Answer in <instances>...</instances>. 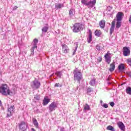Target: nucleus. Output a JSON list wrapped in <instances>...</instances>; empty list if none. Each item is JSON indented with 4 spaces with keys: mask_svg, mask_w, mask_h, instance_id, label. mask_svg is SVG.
Returning <instances> with one entry per match:
<instances>
[{
    "mask_svg": "<svg viewBox=\"0 0 131 131\" xmlns=\"http://www.w3.org/2000/svg\"><path fill=\"white\" fill-rule=\"evenodd\" d=\"M0 93L3 96H8V95L11 94L10 88H9L7 84H3L0 86Z\"/></svg>",
    "mask_w": 131,
    "mask_h": 131,
    "instance_id": "1",
    "label": "nucleus"
},
{
    "mask_svg": "<svg viewBox=\"0 0 131 131\" xmlns=\"http://www.w3.org/2000/svg\"><path fill=\"white\" fill-rule=\"evenodd\" d=\"M74 79L76 80L78 82H80V80L83 78L82 77V74L81 73V71L77 69H76L74 71Z\"/></svg>",
    "mask_w": 131,
    "mask_h": 131,
    "instance_id": "2",
    "label": "nucleus"
},
{
    "mask_svg": "<svg viewBox=\"0 0 131 131\" xmlns=\"http://www.w3.org/2000/svg\"><path fill=\"white\" fill-rule=\"evenodd\" d=\"M83 25L80 23H76L73 25V32L77 33L83 30Z\"/></svg>",
    "mask_w": 131,
    "mask_h": 131,
    "instance_id": "3",
    "label": "nucleus"
},
{
    "mask_svg": "<svg viewBox=\"0 0 131 131\" xmlns=\"http://www.w3.org/2000/svg\"><path fill=\"white\" fill-rule=\"evenodd\" d=\"M81 3L87 7L90 8H93L94 6H95L97 0H93L92 1H88V0H81Z\"/></svg>",
    "mask_w": 131,
    "mask_h": 131,
    "instance_id": "4",
    "label": "nucleus"
},
{
    "mask_svg": "<svg viewBox=\"0 0 131 131\" xmlns=\"http://www.w3.org/2000/svg\"><path fill=\"white\" fill-rule=\"evenodd\" d=\"M40 82L36 79L31 82V86L33 90H38L40 88Z\"/></svg>",
    "mask_w": 131,
    "mask_h": 131,
    "instance_id": "5",
    "label": "nucleus"
},
{
    "mask_svg": "<svg viewBox=\"0 0 131 131\" xmlns=\"http://www.w3.org/2000/svg\"><path fill=\"white\" fill-rule=\"evenodd\" d=\"M19 129L21 131H26L28 128V124L24 121H22L18 124Z\"/></svg>",
    "mask_w": 131,
    "mask_h": 131,
    "instance_id": "6",
    "label": "nucleus"
},
{
    "mask_svg": "<svg viewBox=\"0 0 131 131\" xmlns=\"http://www.w3.org/2000/svg\"><path fill=\"white\" fill-rule=\"evenodd\" d=\"M58 107V104L56 102L53 101L51 104L49 106V112H53L55 111L56 108Z\"/></svg>",
    "mask_w": 131,
    "mask_h": 131,
    "instance_id": "7",
    "label": "nucleus"
},
{
    "mask_svg": "<svg viewBox=\"0 0 131 131\" xmlns=\"http://www.w3.org/2000/svg\"><path fill=\"white\" fill-rule=\"evenodd\" d=\"M14 110H15V106L14 105H9L8 107V117H10L13 113H14Z\"/></svg>",
    "mask_w": 131,
    "mask_h": 131,
    "instance_id": "8",
    "label": "nucleus"
},
{
    "mask_svg": "<svg viewBox=\"0 0 131 131\" xmlns=\"http://www.w3.org/2000/svg\"><path fill=\"white\" fill-rule=\"evenodd\" d=\"M123 56H125V57L129 56V55L130 54V50H129V47H123Z\"/></svg>",
    "mask_w": 131,
    "mask_h": 131,
    "instance_id": "9",
    "label": "nucleus"
},
{
    "mask_svg": "<svg viewBox=\"0 0 131 131\" xmlns=\"http://www.w3.org/2000/svg\"><path fill=\"white\" fill-rule=\"evenodd\" d=\"M111 53H110V51H108L107 53L104 55V59L107 64H110V62H111Z\"/></svg>",
    "mask_w": 131,
    "mask_h": 131,
    "instance_id": "10",
    "label": "nucleus"
},
{
    "mask_svg": "<svg viewBox=\"0 0 131 131\" xmlns=\"http://www.w3.org/2000/svg\"><path fill=\"white\" fill-rule=\"evenodd\" d=\"M61 47L62 52L64 53V54H68V53H69V48H68V46L66 45V44H62Z\"/></svg>",
    "mask_w": 131,
    "mask_h": 131,
    "instance_id": "11",
    "label": "nucleus"
},
{
    "mask_svg": "<svg viewBox=\"0 0 131 131\" xmlns=\"http://www.w3.org/2000/svg\"><path fill=\"white\" fill-rule=\"evenodd\" d=\"M89 35L88 38V42L90 43L92 40H93V32H92V30H89Z\"/></svg>",
    "mask_w": 131,
    "mask_h": 131,
    "instance_id": "12",
    "label": "nucleus"
},
{
    "mask_svg": "<svg viewBox=\"0 0 131 131\" xmlns=\"http://www.w3.org/2000/svg\"><path fill=\"white\" fill-rule=\"evenodd\" d=\"M118 126L121 130L124 131L125 130V126H124V124L122 123V122H119L118 123Z\"/></svg>",
    "mask_w": 131,
    "mask_h": 131,
    "instance_id": "13",
    "label": "nucleus"
},
{
    "mask_svg": "<svg viewBox=\"0 0 131 131\" xmlns=\"http://www.w3.org/2000/svg\"><path fill=\"white\" fill-rule=\"evenodd\" d=\"M109 71L110 72H113L114 70H115V62H113L110 65Z\"/></svg>",
    "mask_w": 131,
    "mask_h": 131,
    "instance_id": "14",
    "label": "nucleus"
},
{
    "mask_svg": "<svg viewBox=\"0 0 131 131\" xmlns=\"http://www.w3.org/2000/svg\"><path fill=\"white\" fill-rule=\"evenodd\" d=\"M117 21H121L122 20V13L118 12L116 15Z\"/></svg>",
    "mask_w": 131,
    "mask_h": 131,
    "instance_id": "15",
    "label": "nucleus"
},
{
    "mask_svg": "<svg viewBox=\"0 0 131 131\" xmlns=\"http://www.w3.org/2000/svg\"><path fill=\"white\" fill-rule=\"evenodd\" d=\"M50 101L51 100L48 97H45L43 100V105H44V106L48 105L49 103H50Z\"/></svg>",
    "mask_w": 131,
    "mask_h": 131,
    "instance_id": "16",
    "label": "nucleus"
},
{
    "mask_svg": "<svg viewBox=\"0 0 131 131\" xmlns=\"http://www.w3.org/2000/svg\"><path fill=\"white\" fill-rule=\"evenodd\" d=\"M114 27H115V21H113L112 23V26L110 28L111 35L113 33V32L114 31Z\"/></svg>",
    "mask_w": 131,
    "mask_h": 131,
    "instance_id": "17",
    "label": "nucleus"
},
{
    "mask_svg": "<svg viewBox=\"0 0 131 131\" xmlns=\"http://www.w3.org/2000/svg\"><path fill=\"white\" fill-rule=\"evenodd\" d=\"M32 121L35 127H36L37 128H38V122H37V120H36L35 118H33Z\"/></svg>",
    "mask_w": 131,
    "mask_h": 131,
    "instance_id": "18",
    "label": "nucleus"
},
{
    "mask_svg": "<svg viewBox=\"0 0 131 131\" xmlns=\"http://www.w3.org/2000/svg\"><path fill=\"white\" fill-rule=\"evenodd\" d=\"M125 67H124V64L121 63L120 65H119L118 67V70H119V71H123V70H124L125 69Z\"/></svg>",
    "mask_w": 131,
    "mask_h": 131,
    "instance_id": "19",
    "label": "nucleus"
},
{
    "mask_svg": "<svg viewBox=\"0 0 131 131\" xmlns=\"http://www.w3.org/2000/svg\"><path fill=\"white\" fill-rule=\"evenodd\" d=\"M105 20H101L99 23L100 28H102V29L105 28Z\"/></svg>",
    "mask_w": 131,
    "mask_h": 131,
    "instance_id": "20",
    "label": "nucleus"
},
{
    "mask_svg": "<svg viewBox=\"0 0 131 131\" xmlns=\"http://www.w3.org/2000/svg\"><path fill=\"white\" fill-rule=\"evenodd\" d=\"M102 35V32L99 30H96L95 32V35L99 37Z\"/></svg>",
    "mask_w": 131,
    "mask_h": 131,
    "instance_id": "21",
    "label": "nucleus"
},
{
    "mask_svg": "<svg viewBox=\"0 0 131 131\" xmlns=\"http://www.w3.org/2000/svg\"><path fill=\"white\" fill-rule=\"evenodd\" d=\"M83 111H89V110H91V107L88 104H85L83 105Z\"/></svg>",
    "mask_w": 131,
    "mask_h": 131,
    "instance_id": "22",
    "label": "nucleus"
},
{
    "mask_svg": "<svg viewBox=\"0 0 131 131\" xmlns=\"http://www.w3.org/2000/svg\"><path fill=\"white\" fill-rule=\"evenodd\" d=\"M90 84L92 86L96 85V79L93 78L91 79V81H90Z\"/></svg>",
    "mask_w": 131,
    "mask_h": 131,
    "instance_id": "23",
    "label": "nucleus"
},
{
    "mask_svg": "<svg viewBox=\"0 0 131 131\" xmlns=\"http://www.w3.org/2000/svg\"><path fill=\"white\" fill-rule=\"evenodd\" d=\"M38 42V39L35 38L33 40V46L35 48H37V43Z\"/></svg>",
    "mask_w": 131,
    "mask_h": 131,
    "instance_id": "24",
    "label": "nucleus"
},
{
    "mask_svg": "<svg viewBox=\"0 0 131 131\" xmlns=\"http://www.w3.org/2000/svg\"><path fill=\"white\" fill-rule=\"evenodd\" d=\"M39 99H40V96L38 95H36L34 97V102H37V101H39Z\"/></svg>",
    "mask_w": 131,
    "mask_h": 131,
    "instance_id": "25",
    "label": "nucleus"
},
{
    "mask_svg": "<svg viewBox=\"0 0 131 131\" xmlns=\"http://www.w3.org/2000/svg\"><path fill=\"white\" fill-rule=\"evenodd\" d=\"M64 4H58L55 5L56 9H61V8H63Z\"/></svg>",
    "mask_w": 131,
    "mask_h": 131,
    "instance_id": "26",
    "label": "nucleus"
},
{
    "mask_svg": "<svg viewBox=\"0 0 131 131\" xmlns=\"http://www.w3.org/2000/svg\"><path fill=\"white\" fill-rule=\"evenodd\" d=\"M35 49H37V47H35L33 46L31 49V56H33L34 55V50H35Z\"/></svg>",
    "mask_w": 131,
    "mask_h": 131,
    "instance_id": "27",
    "label": "nucleus"
},
{
    "mask_svg": "<svg viewBox=\"0 0 131 131\" xmlns=\"http://www.w3.org/2000/svg\"><path fill=\"white\" fill-rule=\"evenodd\" d=\"M106 129H107V130L115 131V128H114V127L111 125L108 126L106 127Z\"/></svg>",
    "mask_w": 131,
    "mask_h": 131,
    "instance_id": "28",
    "label": "nucleus"
},
{
    "mask_svg": "<svg viewBox=\"0 0 131 131\" xmlns=\"http://www.w3.org/2000/svg\"><path fill=\"white\" fill-rule=\"evenodd\" d=\"M74 15V9H71L69 11V15L70 17H72Z\"/></svg>",
    "mask_w": 131,
    "mask_h": 131,
    "instance_id": "29",
    "label": "nucleus"
},
{
    "mask_svg": "<svg viewBox=\"0 0 131 131\" xmlns=\"http://www.w3.org/2000/svg\"><path fill=\"white\" fill-rule=\"evenodd\" d=\"M121 27V21H117L116 28L119 29Z\"/></svg>",
    "mask_w": 131,
    "mask_h": 131,
    "instance_id": "30",
    "label": "nucleus"
},
{
    "mask_svg": "<svg viewBox=\"0 0 131 131\" xmlns=\"http://www.w3.org/2000/svg\"><path fill=\"white\" fill-rule=\"evenodd\" d=\"M126 93L128 95H131V88L130 87H127L126 89Z\"/></svg>",
    "mask_w": 131,
    "mask_h": 131,
    "instance_id": "31",
    "label": "nucleus"
},
{
    "mask_svg": "<svg viewBox=\"0 0 131 131\" xmlns=\"http://www.w3.org/2000/svg\"><path fill=\"white\" fill-rule=\"evenodd\" d=\"M48 30H49V27H43L42 28V32H48Z\"/></svg>",
    "mask_w": 131,
    "mask_h": 131,
    "instance_id": "32",
    "label": "nucleus"
},
{
    "mask_svg": "<svg viewBox=\"0 0 131 131\" xmlns=\"http://www.w3.org/2000/svg\"><path fill=\"white\" fill-rule=\"evenodd\" d=\"M56 75H57L58 77L61 78V76H62V72L57 71L55 73Z\"/></svg>",
    "mask_w": 131,
    "mask_h": 131,
    "instance_id": "33",
    "label": "nucleus"
},
{
    "mask_svg": "<svg viewBox=\"0 0 131 131\" xmlns=\"http://www.w3.org/2000/svg\"><path fill=\"white\" fill-rule=\"evenodd\" d=\"M102 60H103V58H102V56H99L97 58V62L100 63V62H102Z\"/></svg>",
    "mask_w": 131,
    "mask_h": 131,
    "instance_id": "34",
    "label": "nucleus"
},
{
    "mask_svg": "<svg viewBox=\"0 0 131 131\" xmlns=\"http://www.w3.org/2000/svg\"><path fill=\"white\" fill-rule=\"evenodd\" d=\"M93 92V88H88L87 89V93L90 94V93Z\"/></svg>",
    "mask_w": 131,
    "mask_h": 131,
    "instance_id": "35",
    "label": "nucleus"
},
{
    "mask_svg": "<svg viewBox=\"0 0 131 131\" xmlns=\"http://www.w3.org/2000/svg\"><path fill=\"white\" fill-rule=\"evenodd\" d=\"M59 86H62V84H60V83H56L54 85V88H58Z\"/></svg>",
    "mask_w": 131,
    "mask_h": 131,
    "instance_id": "36",
    "label": "nucleus"
},
{
    "mask_svg": "<svg viewBox=\"0 0 131 131\" xmlns=\"http://www.w3.org/2000/svg\"><path fill=\"white\" fill-rule=\"evenodd\" d=\"M96 50L97 51H101V46H100L99 45H97L96 46Z\"/></svg>",
    "mask_w": 131,
    "mask_h": 131,
    "instance_id": "37",
    "label": "nucleus"
},
{
    "mask_svg": "<svg viewBox=\"0 0 131 131\" xmlns=\"http://www.w3.org/2000/svg\"><path fill=\"white\" fill-rule=\"evenodd\" d=\"M78 46L77 45L75 48V50L74 51V52L73 53V55H74L75 54V53H76V51H77V48H78Z\"/></svg>",
    "mask_w": 131,
    "mask_h": 131,
    "instance_id": "38",
    "label": "nucleus"
},
{
    "mask_svg": "<svg viewBox=\"0 0 131 131\" xmlns=\"http://www.w3.org/2000/svg\"><path fill=\"white\" fill-rule=\"evenodd\" d=\"M110 105L112 106L113 107L114 106V105H115V104L114 103V102H111L110 103Z\"/></svg>",
    "mask_w": 131,
    "mask_h": 131,
    "instance_id": "39",
    "label": "nucleus"
},
{
    "mask_svg": "<svg viewBox=\"0 0 131 131\" xmlns=\"http://www.w3.org/2000/svg\"><path fill=\"white\" fill-rule=\"evenodd\" d=\"M112 9H113L112 6H108V7H107V10H108V11H111V10H112Z\"/></svg>",
    "mask_w": 131,
    "mask_h": 131,
    "instance_id": "40",
    "label": "nucleus"
},
{
    "mask_svg": "<svg viewBox=\"0 0 131 131\" xmlns=\"http://www.w3.org/2000/svg\"><path fill=\"white\" fill-rule=\"evenodd\" d=\"M17 9H18V7L17 6H15L14 7V8L13 9V11H16V10H17Z\"/></svg>",
    "mask_w": 131,
    "mask_h": 131,
    "instance_id": "41",
    "label": "nucleus"
},
{
    "mask_svg": "<svg viewBox=\"0 0 131 131\" xmlns=\"http://www.w3.org/2000/svg\"><path fill=\"white\" fill-rule=\"evenodd\" d=\"M127 74L128 75V76H129V77H131V72H127Z\"/></svg>",
    "mask_w": 131,
    "mask_h": 131,
    "instance_id": "42",
    "label": "nucleus"
},
{
    "mask_svg": "<svg viewBox=\"0 0 131 131\" xmlns=\"http://www.w3.org/2000/svg\"><path fill=\"white\" fill-rule=\"evenodd\" d=\"M104 108H108V104H103Z\"/></svg>",
    "mask_w": 131,
    "mask_h": 131,
    "instance_id": "43",
    "label": "nucleus"
},
{
    "mask_svg": "<svg viewBox=\"0 0 131 131\" xmlns=\"http://www.w3.org/2000/svg\"><path fill=\"white\" fill-rule=\"evenodd\" d=\"M60 131H66L65 128H64V127H61L60 128Z\"/></svg>",
    "mask_w": 131,
    "mask_h": 131,
    "instance_id": "44",
    "label": "nucleus"
},
{
    "mask_svg": "<svg viewBox=\"0 0 131 131\" xmlns=\"http://www.w3.org/2000/svg\"><path fill=\"white\" fill-rule=\"evenodd\" d=\"M129 22H131V15H130V17L129 18Z\"/></svg>",
    "mask_w": 131,
    "mask_h": 131,
    "instance_id": "45",
    "label": "nucleus"
},
{
    "mask_svg": "<svg viewBox=\"0 0 131 131\" xmlns=\"http://www.w3.org/2000/svg\"><path fill=\"white\" fill-rule=\"evenodd\" d=\"M111 78V76H109V77L107 78V80H110V79Z\"/></svg>",
    "mask_w": 131,
    "mask_h": 131,
    "instance_id": "46",
    "label": "nucleus"
},
{
    "mask_svg": "<svg viewBox=\"0 0 131 131\" xmlns=\"http://www.w3.org/2000/svg\"><path fill=\"white\" fill-rule=\"evenodd\" d=\"M2 73H3V72H2V70L0 69V74H1V75H2Z\"/></svg>",
    "mask_w": 131,
    "mask_h": 131,
    "instance_id": "47",
    "label": "nucleus"
},
{
    "mask_svg": "<svg viewBox=\"0 0 131 131\" xmlns=\"http://www.w3.org/2000/svg\"><path fill=\"white\" fill-rule=\"evenodd\" d=\"M31 130H32V131H35V130L34 128H31Z\"/></svg>",
    "mask_w": 131,
    "mask_h": 131,
    "instance_id": "48",
    "label": "nucleus"
},
{
    "mask_svg": "<svg viewBox=\"0 0 131 131\" xmlns=\"http://www.w3.org/2000/svg\"><path fill=\"white\" fill-rule=\"evenodd\" d=\"M0 106H2V101L0 100Z\"/></svg>",
    "mask_w": 131,
    "mask_h": 131,
    "instance_id": "49",
    "label": "nucleus"
},
{
    "mask_svg": "<svg viewBox=\"0 0 131 131\" xmlns=\"http://www.w3.org/2000/svg\"><path fill=\"white\" fill-rule=\"evenodd\" d=\"M51 76H54V74H53L52 75H51Z\"/></svg>",
    "mask_w": 131,
    "mask_h": 131,
    "instance_id": "50",
    "label": "nucleus"
}]
</instances>
